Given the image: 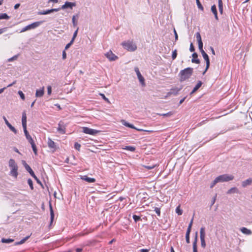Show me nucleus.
<instances>
[{
	"instance_id": "1",
	"label": "nucleus",
	"mask_w": 252,
	"mask_h": 252,
	"mask_svg": "<svg viewBox=\"0 0 252 252\" xmlns=\"http://www.w3.org/2000/svg\"><path fill=\"white\" fill-rule=\"evenodd\" d=\"M76 5V3L75 2H71L66 1L65 2L64 4H63L61 8H52L51 9L47 10H43L38 11L37 13L38 15H46L51 14L53 12H56L59 11L61 9H69L71 10L73 6Z\"/></svg>"
},
{
	"instance_id": "2",
	"label": "nucleus",
	"mask_w": 252,
	"mask_h": 252,
	"mask_svg": "<svg viewBox=\"0 0 252 252\" xmlns=\"http://www.w3.org/2000/svg\"><path fill=\"white\" fill-rule=\"evenodd\" d=\"M193 70L192 68L187 67L181 70L179 74L180 81L182 82L189 79L193 73Z\"/></svg>"
},
{
	"instance_id": "3",
	"label": "nucleus",
	"mask_w": 252,
	"mask_h": 252,
	"mask_svg": "<svg viewBox=\"0 0 252 252\" xmlns=\"http://www.w3.org/2000/svg\"><path fill=\"white\" fill-rule=\"evenodd\" d=\"M9 166L11 168L10 175L17 178L18 173V166L15 162V161L13 159H10L9 160Z\"/></svg>"
},
{
	"instance_id": "4",
	"label": "nucleus",
	"mask_w": 252,
	"mask_h": 252,
	"mask_svg": "<svg viewBox=\"0 0 252 252\" xmlns=\"http://www.w3.org/2000/svg\"><path fill=\"white\" fill-rule=\"evenodd\" d=\"M44 22V21H40L35 22L34 23H32L25 27L23 28L21 31L20 32V33L25 32L27 31L31 30L32 29H34L38 26H39L40 25H41Z\"/></svg>"
},
{
	"instance_id": "5",
	"label": "nucleus",
	"mask_w": 252,
	"mask_h": 252,
	"mask_svg": "<svg viewBox=\"0 0 252 252\" xmlns=\"http://www.w3.org/2000/svg\"><path fill=\"white\" fill-rule=\"evenodd\" d=\"M217 179L219 183H222L224 182H228L233 180L234 176L232 175L225 174L218 176Z\"/></svg>"
},
{
	"instance_id": "6",
	"label": "nucleus",
	"mask_w": 252,
	"mask_h": 252,
	"mask_svg": "<svg viewBox=\"0 0 252 252\" xmlns=\"http://www.w3.org/2000/svg\"><path fill=\"white\" fill-rule=\"evenodd\" d=\"M124 48L129 51H134L137 49L135 44L133 43L132 41H128L122 43Z\"/></svg>"
},
{
	"instance_id": "7",
	"label": "nucleus",
	"mask_w": 252,
	"mask_h": 252,
	"mask_svg": "<svg viewBox=\"0 0 252 252\" xmlns=\"http://www.w3.org/2000/svg\"><path fill=\"white\" fill-rule=\"evenodd\" d=\"M200 236L201 240V246L202 248H205L206 247V243L205 240V228L202 227L200 230Z\"/></svg>"
},
{
	"instance_id": "8",
	"label": "nucleus",
	"mask_w": 252,
	"mask_h": 252,
	"mask_svg": "<svg viewBox=\"0 0 252 252\" xmlns=\"http://www.w3.org/2000/svg\"><path fill=\"white\" fill-rule=\"evenodd\" d=\"M201 53L204 59L206 61V68H205V70L204 71V72H203V74L204 75L205 73V72L207 71V70L208 69V68L210 66V60H209V56L206 53V52L204 50H202V52H201Z\"/></svg>"
},
{
	"instance_id": "9",
	"label": "nucleus",
	"mask_w": 252,
	"mask_h": 252,
	"mask_svg": "<svg viewBox=\"0 0 252 252\" xmlns=\"http://www.w3.org/2000/svg\"><path fill=\"white\" fill-rule=\"evenodd\" d=\"M83 132L86 134H88L92 135H95L98 133H99V131L92 129L90 128H89L88 127H82Z\"/></svg>"
},
{
	"instance_id": "10",
	"label": "nucleus",
	"mask_w": 252,
	"mask_h": 252,
	"mask_svg": "<svg viewBox=\"0 0 252 252\" xmlns=\"http://www.w3.org/2000/svg\"><path fill=\"white\" fill-rule=\"evenodd\" d=\"M121 122L122 124L124 126H126V127L132 128V129H136L138 131H149L148 130H144L143 129L137 128L136 127H135L133 125H132V124L127 122L125 120H122L121 121Z\"/></svg>"
},
{
	"instance_id": "11",
	"label": "nucleus",
	"mask_w": 252,
	"mask_h": 252,
	"mask_svg": "<svg viewBox=\"0 0 252 252\" xmlns=\"http://www.w3.org/2000/svg\"><path fill=\"white\" fill-rule=\"evenodd\" d=\"M134 70H135V72L136 73L137 77H138L140 82L142 84V85L145 86V79H144V77L141 74V73L139 70V68L137 67H135Z\"/></svg>"
},
{
	"instance_id": "12",
	"label": "nucleus",
	"mask_w": 252,
	"mask_h": 252,
	"mask_svg": "<svg viewBox=\"0 0 252 252\" xmlns=\"http://www.w3.org/2000/svg\"><path fill=\"white\" fill-rule=\"evenodd\" d=\"M105 56L109 59L110 61H115L118 58V57L114 54L111 51H109L106 54H105Z\"/></svg>"
},
{
	"instance_id": "13",
	"label": "nucleus",
	"mask_w": 252,
	"mask_h": 252,
	"mask_svg": "<svg viewBox=\"0 0 252 252\" xmlns=\"http://www.w3.org/2000/svg\"><path fill=\"white\" fill-rule=\"evenodd\" d=\"M58 131L61 134H64L65 132V127L63 125V123L60 122L58 124V127L57 128Z\"/></svg>"
},
{
	"instance_id": "14",
	"label": "nucleus",
	"mask_w": 252,
	"mask_h": 252,
	"mask_svg": "<svg viewBox=\"0 0 252 252\" xmlns=\"http://www.w3.org/2000/svg\"><path fill=\"white\" fill-rule=\"evenodd\" d=\"M3 119L4 121V122L6 126L8 127V128L14 133L16 134L17 132V130L15 128L14 126H13L7 121L6 117L5 116H3Z\"/></svg>"
},
{
	"instance_id": "15",
	"label": "nucleus",
	"mask_w": 252,
	"mask_h": 252,
	"mask_svg": "<svg viewBox=\"0 0 252 252\" xmlns=\"http://www.w3.org/2000/svg\"><path fill=\"white\" fill-rule=\"evenodd\" d=\"M47 143L48 147L50 149H53L54 151L56 150L57 149L56 144L50 138H48Z\"/></svg>"
},
{
	"instance_id": "16",
	"label": "nucleus",
	"mask_w": 252,
	"mask_h": 252,
	"mask_svg": "<svg viewBox=\"0 0 252 252\" xmlns=\"http://www.w3.org/2000/svg\"><path fill=\"white\" fill-rule=\"evenodd\" d=\"M22 124L23 128L27 127V116L25 111L22 113Z\"/></svg>"
},
{
	"instance_id": "17",
	"label": "nucleus",
	"mask_w": 252,
	"mask_h": 252,
	"mask_svg": "<svg viewBox=\"0 0 252 252\" xmlns=\"http://www.w3.org/2000/svg\"><path fill=\"white\" fill-rule=\"evenodd\" d=\"M198 240V232H196L194 237V240L193 242V251H197V243Z\"/></svg>"
},
{
	"instance_id": "18",
	"label": "nucleus",
	"mask_w": 252,
	"mask_h": 252,
	"mask_svg": "<svg viewBox=\"0 0 252 252\" xmlns=\"http://www.w3.org/2000/svg\"><path fill=\"white\" fill-rule=\"evenodd\" d=\"M252 184V178H250L242 182V186L245 188Z\"/></svg>"
},
{
	"instance_id": "19",
	"label": "nucleus",
	"mask_w": 252,
	"mask_h": 252,
	"mask_svg": "<svg viewBox=\"0 0 252 252\" xmlns=\"http://www.w3.org/2000/svg\"><path fill=\"white\" fill-rule=\"evenodd\" d=\"M192 59H191V62L192 63H195L197 64H199L200 63V60L197 59L198 54L194 52L192 54Z\"/></svg>"
},
{
	"instance_id": "20",
	"label": "nucleus",
	"mask_w": 252,
	"mask_h": 252,
	"mask_svg": "<svg viewBox=\"0 0 252 252\" xmlns=\"http://www.w3.org/2000/svg\"><path fill=\"white\" fill-rule=\"evenodd\" d=\"M81 179L89 183H94L95 181V179L94 178H90L86 175L81 176Z\"/></svg>"
},
{
	"instance_id": "21",
	"label": "nucleus",
	"mask_w": 252,
	"mask_h": 252,
	"mask_svg": "<svg viewBox=\"0 0 252 252\" xmlns=\"http://www.w3.org/2000/svg\"><path fill=\"white\" fill-rule=\"evenodd\" d=\"M23 130H24V133H25V135L26 137V138L29 141V143L31 142H32V141H33V140L32 139V137H31V136L29 134L27 129V127L26 128H23Z\"/></svg>"
},
{
	"instance_id": "22",
	"label": "nucleus",
	"mask_w": 252,
	"mask_h": 252,
	"mask_svg": "<svg viewBox=\"0 0 252 252\" xmlns=\"http://www.w3.org/2000/svg\"><path fill=\"white\" fill-rule=\"evenodd\" d=\"M49 208H50V216H51V217H50V224H51L53 222L54 219V213L53 207H52L51 203H50Z\"/></svg>"
},
{
	"instance_id": "23",
	"label": "nucleus",
	"mask_w": 252,
	"mask_h": 252,
	"mask_svg": "<svg viewBox=\"0 0 252 252\" xmlns=\"http://www.w3.org/2000/svg\"><path fill=\"white\" fill-rule=\"evenodd\" d=\"M182 89V88H178L177 87L172 88L170 89V92L171 94H173L174 95H176L178 92Z\"/></svg>"
},
{
	"instance_id": "24",
	"label": "nucleus",
	"mask_w": 252,
	"mask_h": 252,
	"mask_svg": "<svg viewBox=\"0 0 252 252\" xmlns=\"http://www.w3.org/2000/svg\"><path fill=\"white\" fill-rule=\"evenodd\" d=\"M44 93V87L41 89L37 90L35 93V96L37 97H41L43 95Z\"/></svg>"
},
{
	"instance_id": "25",
	"label": "nucleus",
	"mask_w": 252,
	"mask_h": 252,
	"mask_svg": "<svg viewBox=\"0 0 252 252\" xmlns=\"http://www.w3.org/2000/svg\"><path fill=\"white\" fill-rule=\"evenodd\" d=\"M239 192L238 189L236 187L231 188L227 191V194L238 193Z\"/></svg>"
},
{
	"instance_id": "26",
	"label": "nucleus",
	"mask_w": 252,
	"mask_h": 252,
	"mask_svg": "<svg viewBox=\"0 0 252 252\" xmlns=\"http://www.w3.org/2000/svg\"><path fill=\"white\" fill-rule=\"evenodd\" d=\"M241 231L245 234L251 235L252 233V231L246 227H242L241 228Z\"/></svg>"
},
{
	"instance_id": "27",
	"label": "nucleus",
	"mask_w": 252,
	"mask_h": 252,
	"mask_svg": "<svg viewBox=\"0 0 252 252\" xmlns=\"http://www.w3.org/2000/svg\"><path fill=\"white\" fill-rule=\"evenodd\" d=\"M26 170L30 173V174L33 178L35 177V174L34 173L33 171H32V170L29 165H27L26 166Z\"/></svg>"
},
{
	"instance_id": "28",
	"label": "nucleus",
	"mask_w": 252,
	"mask_h": 252,
	"mask_svg": "<svg viewBox=\"0 0 252 252\" xmlns=\"http://www.w3.org/2000/svg\"><path fill=\"white\" fill-rule=\"evenodd\" d=\"M30 238V236H27L25 238H24V239H22L20 241H19V242H17L15 243L14 245L15 246H17V245H21V244H23V243H24L29 238Z\"/></svg>"
},
{
	"instance_id": "29",
	"label": "nucleus",
	"mask_w": 252,
	"mask_h": 252,
	"mask_svg": "<svg viewBox=\"0 0 252 252\" xmlns=\"http://www.w3.org/2000/svg\"><path fill=\"white\" fill-rule=\"evenodd\" d=\"M30 143L31 144L32 150L34 152V153L35 155H37V150L36 147V145L34 142V141H32V142H30Z\"/></svg>"
},
{
	"instance_id": "30",
	"label": "nucleus",
	"mask_w": 252,
	"mask_h": 252,
	"mask_svg": "<svg viewBox=\"0 0 252 252\" xmlns=\"http://www.w3.org/2000/svg\"><path fill=\"white\" fill-rule=\"evenodd\" d=\"M219 10L220 14H222L223 11V5L221 0H219Z\"/></svg>"
},
{
	"instance_id": "31",
	"label": "nucleus",
	"mask_w": 252,
	"mask_h": 252,
	"mask_svg": "<svg viewBox=\"0 0 252 252\" xmlns=\"http://www.w3.org/2000/svg\"><path fill=\"white\" fill-rule=\"evenodd\" d=\"M1 242L3 243H10L14 242V239L8 238H2L1 240Z\"/></svg>"
},
{
	"instance_id": "32",
	"label": "nucleus",
	"mask_w": 252,
	"mask_h": 252,
	"mask_svg": "<svg viewBox=\"0 0 252 252\" xmlns=\"http://www.w3.org/2000/svg\"><path fill=\"white\" fill-rule=\"evenodd\" d=\"M158 115H159V116H164V117H170L171 116H172L173 114V112H169L167 113H164V114H157Z\"/></svg>"
},
{
	"instance_id": "33",
	"label": "nucleus",
	"mask_w": 252,
	"mask_h": 252,
	"mask_svg": "<svg viewBox=\"0 0 252 252\" xmlns=\"http://www.w3.org/2000/svg\"><path fill=\"white\" fill-rule=\"evenodd\" d=\"M211 11L214 16H217V10L215 5H213L211 7Z\"/></svg>"
},
{
	"instance_id": "34",
	"label": "nucleus",
	"mask_w": 252,
	"mask_h": 252,
	"mask_svg": "<svg viewBox=\"0 0 252 252\" xmlns=\"http://www.w3.org/2000/svg\"><path fill=\"white\" fill-rule=\"evenodd\" d=\"M78 17H72V24L74 27H76L77 25V21H78Z\"/></svg>"
},
{
	"instance_id": "35",
	"label": "nucleus",
	"mask_w": 252,
	"mask_h": 252,
	"mask_svg": "<svg viewBox=\"0 0 252 252\" xmlns=\"http://www.w3.org/2000/svg\"><path fill=\"white\" fill-rule=\"evenodd\" d=\"M202 84V83L201 81H199L197 84L195 85V86L194 87V90H195L196 91H197L199 89V88L201 86Z\"/></svg>"
},
{
	"instance_id": "36",
	"label": "nucleus",
	"mask_w": 252,
	"mask_h": 252,
	"mask_svg": "<svg viewBox=\"0 0 252 252\" xmlns=\"http://www.w3.org/2000/svg\"><path fill=\"white\" fill-rule=\"evenodd\" d=\"M193 217H192V219L191 220L189 224V226H188V227L187 230V232H190L191 229V227H192V223H193Z\"/></svg>"
},
{
	"instance_id": "37",
	"label": "nucleus",
	"mask_w": 252,
	"mask_h": 252,
	"mask_svg": "<svg viewBox=\"0 0 252 252\" xmlns=\"http://www.w3.org/2000/svg\"><path fill=\"white\" fill-rule=\"evenodd\" d=\"M193 217H192V219L191 220L189 224V226H188V227L187 230V232H190L191 229V227H192V223H193Z\"/></svg>"
},
{
	"instance_id": "38",
	"label": "nucleus",
	"mask_w": 252,
	"mask_h": 252,
	"mask_svg": "<svg viewBox=\"0 0 252 252\" xmlns=\"http://www.w3.org/2000/svg\"><path fill=\"white\" fill-rule=\"evenodd\" d=\"M193 217H192V219L191 220L189 224V226H188V227L187 230V232H190L191 229V227H192V223H193Z\"/></svg>"
},
{
	"instance_id": "39",
	"label": "nucleus",
	"mask_w": 252,
	"mask_h": 252,
	"mask_svg": "<svg viewBox=\"0 0 252 252\" xmlns=\"http://www.w3.org/2000/svg\"><path fill=\"white\" fill-rule=\"evenodd\" d=\"M176 213L178 215H181L183 213V211L180 209V206H178L176 209Z\"/></svg>"
},
{
	"instance_id": "40",
	"label": "nucleus",
	"mask_w": 252,
	"mask_h": 252,
	"mask_svg": "<svg viewBox=\"0 0 252 252\" xmlns=\"http://www.w3.org/2000/svg\"><path fill=\"white\" fill-rule=\"evenodd\" d=\"M190 232H186V241L187 243L189 244L190 243V240H189V235H190Z\"/></svg>"
},
{
	"instance_id": "41",
	"label": "nucleus",
	"mask_w": 252,
	"mask_h": 252,
	"mask_svg": "<svg viewBox=\"0 0 252 252\" xmlns=\"http://www.w3.org/2000/svg\"><path fill=\"white\" fill-rule=\"evenodd\" d=\"M196 2L198 8L202 11L203 10V7L201 3H200L199 0H196Z\"/></svg>"
},
{
	"instance_id": "42",
	"label": "nucleus",
	"mask_w": 252,
	"mask_h": 252,
	"mask_svg": "<svg viewBox=\"0 0 252 252\" xmlns=\"http://www.w3.org/2000/svg\"><path fill=\"white\" fill-rule=\"evenodd\" d=\"M125 149L131 151V152H133L135 151V148L133 146H126V148H125Z\"/></svg>"
},
{
	"instance_id": "43",
	"label": "nucleus",
	"mask_w": 252,
	"mask_h": 252,
	"mask_svg": "<svg viewBox=\"0 0 252 252\" xmlns=\"http://www.w3.org/2000/svg\"><path fill=\"white\" fill-rule=\"evenodd\" d=\"M177 56V51L176 49L174 50L172 54V59L173 60H175Z\"/></svg>"
},
{
	"instance_id": "44",
	"label": "nucleus",
	"mask_w": 252,
	"mask_h": 252,
	"mask_svg": "<svg viewBox=\"0 0 252 252\" xmlns=\"http://www.w3.org/2000/svg\"><path fill=\"white\" fill-rule=\"evenodd\" d=\"M28 183L30 186L31 189L32 190L33 189V183L31 179H29L28 180Z\"/></svg>"
},
{
	"instance_id": "45",
	"label": "nucleus",
	"mask_w": 252,
	"mask_h": 252,
	"mask_svg": "<svg viewBox=\"0 0 252 252\" xmlns=\"http://www.w3.org/2000/svg\"><path fill=\"white\" fill-rule=\"evenodd\" d=\"M198 48L200 50V52H202V50H204L203 49V42L202 41H200V42H198Z\"/></svg>"
},
{
	"instance_id": "46",
	"label": "nucleus",
	"mask_w": 252,
	"mask_h": 252,
	"mask_svg": "<svg viewBox=\"0 0 252 252\" xmlns=\"http://www.w3.org/2000/svg\"><path fill=\"white\" fill-rule=\"evenodd\" d=\"M133 219L135 221V222H136L139 221L140 220H141L140 217L137 216L136 215H134L133 216Z\"/></svg>"
},
{
	"instance_id": "47",
	"label": "nucleus",
	"mask_w": 252,
	"mask_h": 252,
	"mask_svg": "<svg viewBox=\"0 0 252 252\" xmlns=\"http://www.w3.org/2000/svg\"><path fill=\"white\" fill-rule=\"evenodd\" d=\"M18 94H19L22 100H24L25 99V95L23 94V93L21 91H19L18 92Z\"/></svg>"
},
{
	"instance_id": "48",
	"label": "nucleus",
	"mask_w": 252,
	"mask_h": 252,
	"mask_svg": "<svg viewBox=\"0 0 252 252\" xmlns=\"http://www.w3.org/2000/svg\"><path fill=\"white\" fill-rule=\"evenodd\" d=\"M196 40L198 42H200V41H202L201 37V35H200V34L199 32H197L196 33Z\"/></svg>"
},
{
	"instance_id": "49",
	"label": "nucleus",
	"mask_w": 252,
	"mask_h": 252,
	"mask_svg": "<svg viewBox=\"0 0 252 252\" xmlns=\"http://www.w3.org/2000/svg\"><path fill=\"white\" fill-rule=\"evenodd\" d=\"M81 145L77 142H75L74 144V148L76 150L80 151Z\"/></svg>"
},
{
	"instance_id": "50",
	"label": "nucleus",
	"mask_w": 252,
	"mask_h": 252,
	"mask_svg": "<svg viewBox=\"0 0 252 252\" xmlns=\"http://www.w3.org/2000/svg\"><path fill=\"white\" fill-rule=\"evenodd\" d=\"M73 42L74 41L71 39L70 42L66 45L65 47V50L68 49L70 47V46L73 43Z\"/></svg>"
},
{
	"instance_id": "51",
	"label": "nucleus",
	"mask_w": 252,
	"mask_h": 252,
	"mask_svg": "<svg viewBox=\"0 0 252 252\" xmlns=\"http://www.w3.org/2000/svg\"><path fill=\"white\" fill-rule=\"evenodd\" d=\"M78 29H79V28H77V29L76 30V31L74 32V33H73V37H72V38L71 39L73 41H74V39H75V38L77 36L78 31Z\"/></svg>"
},
{
	"instance_id": "52",
	"label": "nucleus",
	"mask_w": 252,
	"mask_h": 252,
	"mask_svg": "<svg viewBox=\"0 0 252 252\" xmlns=\"http://www.w3.org/2000/svg\"><path fill=\"white\" fill-rule=\"evenodd\" d=\"M99 94L105 101H106L108 103H110L109 99L105 96V95L103 94Z\"/></svg>"
},
{
	"instance_id": "53",
	"label": "nucleus",
	"mask_w": 252,
	"mask_h": 252,
	"mask_svg": "<svg viewBox=\"0 0 252 252\" xmlns=\"http://www.w3.org/2000/svg\"><path fill=\"white\" fill-rule=\"evenodd\" d=\"M155 211L156 212L158 216H160V210L159 208L155 207Z\"/></svg>"
},
{
	"instance_id": "54",
	"label": "nucleus",
	"mask_w": 252,
	"mask_h": 252,
	"mask_svg": "<svg viewBox=\"0 0 252 252\" xmlns=\"http://www.w3.org/2000/svg\"><path fill=\"white\" fill-rule=\"evenodd\" d=\"M219 183V182H218V180H217V178H216V179L213 181V182L212 183V184H211V186H210V188H213L214 187V186H215L217 183Z\"/></svg>"
},
{
	"instance_id": "55",
	"label": "nucleus",
	"mask_w": 252,
	"mask_h": 252,
	"mask_svg": "<svg viewBox=\"0 0 252 252\" xmlns=\"http://www.w3.org/2000/svg\"><path fill=\"white\" fill-rule=\"evenodd\" d=\"M18 55L14 56L13 57L8 59V62H12V61H13L14 60H16L18 58Z\"/></svg>"
},
{
	"instance_id": "56",
	"label": "nucleus",
	"mask_w": 252,
	"mask_h": 252,
	"mask_svg": "<svg viewBox=\"0 0 252 252\" xmlns=\"http://www.w3.org/2000/svg\"><path fill=\"white\" fill-rule=\"evenodd\" d=\"M52 92V88L51 86H48L47 87V94L48 95H50Z\"/></svg>"
},
{
	"instance_id": "57",
	"label": "nucleus",
	"mask_w": 252,
	"mask_h": 252,
	"mask_svg": "<svg viewBox=\"0 0 252 252\" xmlns=\"http://www.w3.org/2000/svg\"><path fill=\"white\" fill-rule=\"evenodd\" d=\"M33 178L36 180V182L39 184V185H40L41 186H43L41 181L39 180V179L36 176V175L34 177H33Z\"/></svg>"
},
{
	"instance_id": "58",
	"label": "nucleus",
	"mask_w": 252,
	"mask_h": 252,
	"mask_svg": "<svg viewBox=\"0 0 252 252\" xmlns=\"http://www.w3.org/2000/svg\"><path fill=\"white\" fill-rule=\"evenodd\" d=\"M194 50H195V48L193 45V44L192 43H191L190 44V47H189V51L190 52H194Z\"/></svg>"
},
{
	"instance_id": "59",
	"label": "nucleus",
	"mask_w": 252,
	"mask_h": 252,
	"mask_svg": "<svg viewBox=\"0 0 252 252\" xmlns=\"http://www.w3.org/2000/svg\"><path fill=\"white\" fill-rule=\"evenodd\" d=\"M174 33L175 35V40L176 41L178 39V36L175 29H174Z\"/></svg>"
},
{
	"instance_id": "60",
	"label": "nucleus",
	"mask_w": 252,
	"mask_h": 252,
	"mask_svg": "<svg viewBox=\"0 0 252 252\" xmlns=\"http://www.w3.org/2000/svg\"><path fill=\"white\" fill-rule=\"evenodd\" d=\"M144 167L146 169H147L148 170H150V169H152L154 168L155 167V165H153V166H144Z\"/></svg>"
},
{
	"instance_id": "61",
	"label": "nucleus",
	"mask_w": 252,
	"mask_h": 252,
	"mask_svg": "<svg viewBox=\"0 0 252 252\" xmlns=\"http://www.w3.org/2000/svg\"><path fill=\"white\" fill-rule=\"evenodd\" d=\"M216 196L217 195H215V196H214L213 198V199L212 200V202H211V206H212V205H214V204L215 203V201H216Z\"/></svg>"
},
{
	"instance_id": "62",
	"label": "nucleus",
	"mask_w": 252,
	"mask_h": 252,
	"mask_svg": "<svg viewBox=\"0 0 252 252\" xmlns=\"http://www.w3.org/2000/svg\"><path fill=\"white\" fill-rule=\"evenodd\" d=\"M66 54L65 50H64L63 52V59L64 60L66 59Z\"/></svg>"
},
{
	"instance_id": "63",
	"label": "nucleus",
	"mask_w": 252,
	"mask_h": 252,
	"mask_svg": "<svg viewBox=\"0 0 252 252\" xmlns=\"http://www.w3.org/2000/svg\"><path fill=\"white\" fill-rule=\"evenodd\" d=\"M6 29H7L6 28L0 29V34L3 33L4 32H5L6 31Z\"/></svg>"
},
{
	"instance_id": "64",
	"label": "nucleus",
	"mask_w": 252,
	"mask_h": 252,
	"mask_svg": "<svg viewBox=\"0 0 252 252\" xmlns=\"http://www.w3.org/2000/svg\"><path fill=\"white\" fill-rule=\"evenodd\" d=\"M149 249H141V252H149Z\"/></svg>"
}]
</instances>
